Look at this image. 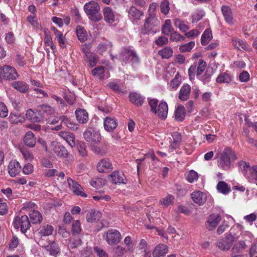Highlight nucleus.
Instances as JSON below:
<instances>
[{
	"label": "nucleus",
	"mask_w": 257,
	"mask_h": 257,
	"mask_svg": "<svg viewBox=\"0 0 257 257\" xmlns=\"http://www.w3.org/2000/svg\"><path fill=\"white\" fill-rule=\"evenodd\" d=\"M218 167L224 170H228L233 167L231 163L237 159L234 151L228 147H226L222 152L217 155Z\"/></svg>",
	"instance_id": "nucleus-1"
},
{
	"label": "nucleus",
	"mask_w": 257,
	"mask_h": 257,
	"mask_svg": "<svg viewBox=\"0 0 257 257\" xmlns=\"http://www.w3.org/2000/svg\"><path fill=\"white\" fill-rule=\"evenodd\" d=\"M148 103L151 108V111L161 119L164 120L167 118L168 106L166 102L161 101L158 104V100L155 98H148Z\"/></svg>",
	"instance_id": "nucleus-2"
},
{
	"label": "nucleus",
	"mask_w": 257,
	"mask_h": 257,
	"mask_svg": "<svg viewBox=\"0 0 257 257\" xmlns=\"http://www.w3.org/2000/svg\"><path fill=\"white\" fill-rule=\"evenodd\" d=\"M100 7L98 3L91 1L84 6V10L88 18L94 22H98L102 19L100 13Z\"/></svg>",
	"instance_id": "nucleus-3"
},
{
	"label": "nucleus",
	"mask_w": 257,
	"mask_h": 257,
	"mask_svg": "<svg viewBox=\"0 0 257 257\" xmlns=\"http://www.w3.org/2000/svg\"><path fill=\"white\" fill-rule=\"evenodd\" d=\"M160 25V21L154 13L150 14L149 17L146 19L144 25L146 33L155 34L157 32L156 28Z\"/></svg>",
	"instance_id": "nucleus-4"
},
{
	"label": "nucleus",
	"mask_w": 257,
	"mask_h": 257,
	"mask_svg": "<svg viewBox=\"0 0 257 257\" xmlns=\"http://www.w3.org/2000/svg\"><path fill=\"white\" fill-rule=\"evenodd\" d=\"M120 59L125 63H130L132 65L139 62V58L136 53L128 48H123L120 54Z\"/></svg>",
	"instance_id": "nucleus-5"
},
{
	"label": "nucleus",
	"mask_w": 257,
	"mask_h": 257,
	"mask_svg": "<svg viewBox=\"0 0 257 257\" xmlns=\"http://www.w3.org/2000/svg\"><path fill=\"white\" fill-rule=\"evenodd\" d=\"M83 135L85 140L90 143L99 144L101 141L100 133L92 128L86 129Z\"/></svg>",
	"instance_id": "nucleus-6"
},
{
	"label": "nucleus",
	"mask_w": 257,
	"mask_h": 257,
	"mask_svg": "<svg viewBox=\"0 0 257 257\" xmlns=\"http://www.w3.org/2000/svg\"><path fill=\"white\" fill-rule=\"evenodd\" d=\"M14 226L15 228H21L23 233H25L31 226V223L27 215H23L21 217L16 216L13 221Z\"/></svg>",
	"instance_id": "nucleus-7"
},
{
	"label": "nucleus",
	"mask_w": 257,
	"mask_h": 257,
	"mask_svg": "<svg viewBox=\"0 0 257 257\" xmlns=\"http://www.w3.org/2000/svg\"><path fill=\"white\" fill-rule=\"evenodd\" d=\"M121 235L120 232L116 229H109L106 233L105 240L110 245L116 244L120 242Z\"/></svg>",
	"instance_id": "nucleus-8"
},
{
	"label": "nucleus",
	"mask_w": 257,
	"mask_h": 257,
	"mask_svg": "<svg viewBox=\"0 0 257 257\" xmlns=\"http://www.w3.org/2000/svg\"><path fill=\"white\" fill-rule=\"evenodd\" d=\"M67 181L69 187L75 194L84 197H87L86 194L84 192L83 188L77 182L70 178H68Z\"/></svg>",
	"instance_id": "nucleus-9"
},
{
	"label": "nucleus",
	"mask_w": 257,
	"mask_h": 257,
	"mask_svg": "<svg viewBox=\"0 0 257 257\" xmlns=\"http://www.w3.org/2000/svg\"><path fill=\"white\" fill-rule=\"evenodd\" d=\"M234 241V236L231 234H229L224 238L218 240L217 242V245L221 250H227L229 249Z\"/></svg>",
	"instance_id": "nucleus-10"
},
{
	"label": "nucleus",
	"mask_w": 257,
	"mask_h": 257,
	"mask_svg": "<svg viewBox=\"0 0 257 257\" xmlns=\"http://www.w3.org/2000/svg\"><path fill=\"white\" fill-rule=\"evenodd\" d=\"M221 220V216L219 214L213 213L210 215L205 223L206 228L209 231L213 230Z\"/></svg>",
	"instance_id": "nucleus-11"
},
{
	"label": "nucleus",
	"mask_w": 257,
	"mask_h": 257,
	"mask_svg": "<svg viewBox=\"0 0 257 257\" xmlns=\"http://www.w3.org/2000/svg\"><path fill=\"white\" fill-rule=\"evenodd\" d=\"M26 116L27 119L34 122H41L44 118V116L38 108L36 110L29 109L27 111Z\"/></svg>",
	"instance_id": "nucleus-12"
},
{
	"label": "nucleus",
	"mask_w": 257,
	"mask_h": 257,
	"mask_svg": "<svg viewBox=\"0 0 257 257\" xmlns=\"http://www.w3.org/2000/svg\"><path fill=\"white\" fill-rule=\"evenodd\" d=\"M2 74L6 79L14 80L18 77V74L15 69L10 66L5 65L2 70Z\"/></svg>",
	"instance_id": "nucleus-13"
},
{
	"label": "nucleus",
	"mask_w": 257,
	"mask_h": 257,
	"mask_svg": "<svg viewBox=\"0 0 257 257\" xmlns=\"http://www.w3.org/2000/svg\"><path fill=\"white\" fill-rule=\"evenodd\" d=\"M191 197L192 201L199 206L203 205L207 200L206 193L200 191L193 192L191 194Z\"/></svg>",
	"instance_id": "nucleus-14"
},
{
	"label": "nucleus",
	"mask_w": 257,
	"mask_h": 257,
	"mask_svg": "<svg viewBox=\"0 0 257 257\" xmlns=\"http://www.w3.org/2000/svg\"><path fill=\"white\" fill-rule=\"evenodd\" d=\"M128 98L130 102L138 107L142 106L145 99V97L136 92H130L128 95Z\"/></svg>",
	"instance_id": "nucleus-15"
},
{
	"label": "nucleus",
	"mask_w": 257,
	"mask_h": 257,
	"mask_svg": "<svg viewBox=\"0 0 257 257\" xmlns=\"http://www.w3.org/2000/svg\"><path fill=\"white\" fill-rule=\"evenodd\" d=\"M112 165L109 159L104 158L101 160L97 164V170L99 172L104 173L112 170Z\"/></svg>",
	"instance_id": "nucleus-16"
},
{
	"label": "nucleus",
	"mask_w": 257,
	"mask_h": 257,
	"mask_svg": "<svg viewBox=\"0 0 257 257\" xmlns=\"http://www.w3.org/2000/svg\"><path fill=\"white\" fill-rule=\"evenodd\" d=\"M8 169L10 175L14 177L20 172L21 167L19 162L16 161H12L8 165Z\"/></svg>",
	"instance_id": "nucleus-17"
},
{
	"label": "nucleus",
	"mask_w": 257,
	"mask_h": 257,
	"mask_svg": "<svg viewBox=\"0 0 257 257\" xmlns=\"http://www.w3.org/2000/svg\"><path fill=\"white\" fill-rule=\"evenodd\" d=\"M77 120L80 123H86L89 120L88 112L84 109L78 108L75 111Z\"/></svg>",
	"instance_id": "nucleus-18"
},
{
	"label": "nucleus",
	"mask_w": 257,
	"mask_h": 257,
	"mask_svg": "<svg viewBox=\"0 0 257 257\" xmlns=\"http://www.w3.org/2000/svg\"><path fill=\"white\" fill-rule=\"evenodd\" d=\"M222 14L226 23L230 25L233 24L232 12L229 6L223 5L221 8Z\"/></svg>",
	"instance_id": "nucleus-19"
},
{
	"label": "nucleus",
	"mask_w": 257,
	"mask_h": 257,
	"mask_svg": "<svg viewBox=\"0 0 257 257\" xmlns=\"http://www.w3.org/2000/svg\"><path fill=\"white\" fill-rule=\"evenodd\" d=\"M117 125V120L114 118L106 117L104 119V129L109 132L113 131Z\"/></svg>",
	"instance_id": "nucleus-20"
},
{
	"label": "nucleus",
	"mask_w": 257,
	"mask_h": 257,
	"mask_svg": "<svg viewBox=\"0 0 257 257\" xmlns=\"http://www.w3.org/2000/svg\"><path fill=\"white\" fill-rule=\"evenodd\" d=\"M191 92V87L189 84H184L181 88L178 96V98L181 101L187 100L190 96Z\"/></svg>",
	"instance_id": "nucleus-21"
},
{
	"label": "nucleus",
	"mask_w": 257,
	"mask_h": 257,
	"mask_svg": "<svg viewBox=\"0 0 257 257\" xmlns=\"http://www.w3.org/2000/svg\"><path fill=\"white\" fill-rule=\"evenodd\" d=\"M51 144L53 147V151L57 156L59 157H63L64 148L59 139H56L55 141L52 142Z\"/></svg>",
	"instance_id": "nucleus-22"
},
{
	"label": "nucleus",
	"mask_w": 257,
	"mask_h": 257,
	"mask_svg": "<svg viewBox=\"0 0 257 257\" xmlns=\"http://www.w3.org/2000/svg\"><path fill=\"white\" fill-rule=\"evenodd\" d=\"M110 177L112 183L114 184L126 183L124 182L125 177L121 172L115 171L111 174Z\"/></svg>",
	"instance_id": "nucleus-23"
},
{
	"label": "nucleus",
	"mask_w": 257,
	"mask_h": 257,
	"mask_svg": "<svg viewBox=\"0 0 257 257\" xmlns=\"http://www.w3.org/2000/svg\"><path fill=\"white\" fill-rule=\"evenodd\" d=\"M168 251L167 246L164 244H159L157 245L153 252V256L154 257L164 256Z\"/></svg>",
	"instance_id": "nucleus-24"
},
{
	"label": "nucleus",
	"mask_w": 257,
	"mask_h": 257,
	"mask_svg": "<svg viewBox=\"0 0 257 257\" xmlns=\"http://www.w3.org/2000/svg\"><path fill=\"white\" fill-rule=\"evenodd\" d=\"M13 88L22 93H26L29 90V85L26 82L21 81H15L12 83Z\"/></svg>",
	"instance_id": "nucleus-25"
},
{
	"label": "nucleus",
	"mask_w": 257,
	"mask_h": 257,
	"mask_svg": "<svg viewBox=\"0 0 257 257\" xmlns=\"http://www.w3.org/2000/svg\"><path fill=\"white\" fill-rule=\"evenodd\" d=\"M104 20L108 23H112L114 21L115 15L112 10L108 7H105L103 10Z\"/></svg>",
	"instance_id": "nucleus-26"
},
{
	"label": "nucleus",
	"mask_w": 257,
	"mask_h": 257,
	"mask_svg": "<svg viewBox=\"0 0 257 257\" xmlns=\"http://www.w3.org/2000/svg\"><path fill=\"white\" fill-rule=\"evenodd\" d=\"M24 142L28 147H34L36 143V139L32 132L28 131L24 138Z\"/></svg>",
	"instance_id": "nucleus-27"
},
{
	"label": "nucleus",
	"mask_w": 257,
	"mask_h": 257,
	"mask_svg": "<svg viewBox=\"0 0 257 257\" xmlns=\"http://www.w3.org/2000/svg\"><path fill=\"white\" fill-rule=\"evenodd\" d=\"M247 247L244 240H240L238 242L235 243L232 248L231 251L232 254H238L241 252Z\"/></svg>",
	"instance_id": "nucleus-28"
},
{
	"label": "nucleus",
	"mask_w": 257,
	"mask_h": 257,
	"mask_svg": "<svg viewBox=\"0 0 257 257\" xmlns=\"http://www.w3.org/2000/svg\"><path fill=\"white\" fill-rule=\"evenodd\" d=\"M29 216L32 222L34 224L40 223L42 221V216L37 210H33L29 212Z\"/></svg>",
	"instance_id": "nucleus-29"
},
{
	"label": "nucleus",
	"mask_w": 257,
	"mask_h": 257,
	"mask_svg": "<svg viewBox=\"0 0 257 257\" xmlns=\"http://www.w3.org/2000/svg\"><path fill=\"white\" fill-rule=\"evenodd\" d=\"M101 217V213L98 211L88 212L86 215V220L88 222L93 223L97 221Z\"/></svg>",
	"instance_id": "nucleus-30"
},
{
	"label": "nucleus",
	"mask_w": 257,
	"mask_h": 257,
	"mask_svg": "<svg viewBox=\"0 0 257 257\" xmlns=\"http://www.w3.org/2000/svg\"><path fill=\"white\" fill-rule=\"evenodd\" d=\"M218 191L224 195H226L231 191L229 185L224 181H219L216 186Z\"/></svg>",
	"instance_id": "nucleus-31"
},
{
	"label": "nucleus",
	"mask_w": 257,
	"mask_h": 257,
	"mask_svg": "<svg viewBox=\"0 0 257 257\" xmlns=\"http://www.w3.org/2000/svg\"><path fill=\"white\" fill-rule=\"evenodd\" d=\"M128 14L130 17L135 20H140L144 15V13L138 10L136 7L132 6L128 11Z\"/></svg>",
	"instance_id": "nucleus-32"
},
{
	"label": "nucleus",
	"mask_w": 257,
	"mask_h": 257,
	"mask_svg": "<svg viewBox=\"0 0 257 257\" xmlns=\"http://www.w3.org/2000/svg\"><path fill=\"white\" fill-rule=\"evenodd\" d=\"M239 168L242 173L246 177L249 178L248 173L251 170V167L250 166L249 163L241 161L238 163Z\"/></svg>",
	"instance_id": "nucleus-33"
},
{
	"label": "nucleus",
	"mask_w": 257,
	"mask_h": 257,
	"mask_svg": "<svg viewBox=\"0 0 257 257\" xmlns=\"http://www.w3.org/2000/svg\"><path fill=\"white\" fill-rule=\"evenodd\" d=\"M76 32L78 39L82 42H85L87 39V34L86 30L81 26H78Z\"/></svg>",
	"instance_id": "nucleus-34"
},
{
	"label": "nucleus",
	"mask_w": 257,
	"mask_h": 257,
	"mask_svg": "<svg viewBox=\"0 0 257 257\" xmlns=\"http://www.w3.org/2000/svg\"><path fill=\"white\" fill-rule=\"evenodd\" d=\"M185 108L183 105H179L175 112V119L179 121H182L185 117Z\"/></svg>",
	"instance_id": "nucleus-35"
},
{
	"label": "nucleus",
	"mask_w": 257,
	"mask_h": 257,
	"mask_svg": "<svg viewBox=\"0 0 257 257\" xmlns=\"http://www.w3.org/2000/svg\"><path fill=\"white\" fill-rule=\"evenodd\" d=\"M212 35L211 31L210 29L205 30L202 35L201 38V43L202 45H207L212 39Z\"/></svg>",
	"instance_id": "nucleus-36"
},
{
	"label": "nucleus",
	"mask_w": 257,
	"mask_h": 257,
	"mask_svg": "<svg viewBox=\"0 0 257 257\" xmlns=\"http://www.w3.org/2000/svg\"><path fill=\"white\" fill-rule=\"evenodd\" d=\"M82 231L81 223L79 220H76L73 221L71 225V233L73 235H77L80 233Z\"/></svg>",
	"instance_id": "nucleus-37"
},
{
	"label": "nucleus",
	"mask_w": 257,
	"mask_h": 257,
	"mask_svg": "<svg viewBox=\"0 0 257 257\" xmlns=\"http://www.w3.org/2000/svg\"><path fill=\"white\" fill-rule=\"evenodd\" d=\"M45 248L49 252L50 254L53 255H56L59 252L58 245L54 242L45 246Z\"/></svg>",
	"instance_id": "nucleus-38"
},
{
	"label": "nucleus",
	"mask_w": 257,
	"mask_h": 257,
	"mask_svg": "<svg viewBox=\"0 0 257 257\" xmlns=\"http://www.w3.org/2000/svg\"><path fill=\"white\" fill-rule=\"evenodd\" d=\"M174 30L171 26V20L169 19L166 20L164 24L162 26V33L165 35H169Z\"/></svg>",
	"instance_id": "nucleus-39"
},
{
	"label": "nucleus",
	"mask_w": 257,
	"mask_h": 257,
	"mask_svg": "<svg viewBox=\"0 0 257 257\" xmlns=\"http://www.w3.org/2000/svg\"><path fill=\"white\" fill-rule=\"evenodd\" d=\"M174 25L183 33L186 32L189 29V27L185 24L184 21L180 19H176L174 21Z\"/></svg>",
	"instance_id": "nucleus-40"
},
{
	"label": "nucleus",
	"mask_w": 257,
	"mask_h": 257,
	"mask_svg": "<svg viewBox=\"0 0 257 257\" xmlns=\"http://www.w3.org/2000/svg\"><path fill=\"white\" fill-rule=\"evenodd\" d=\"M24 118L20 113H11L9 116V120L12 123H18L24 121Z\"/></svg>",
	"instance_id": "nucleus-41"
},
{
	"label": "nucleus",
	"mask_w": 257,
	"mask_h": 257,
	"mask_svg": "<svg viewBox=\"0 0 257 257\" xmlns=\"http://www.w3.org/2000/svg\"><path fill=\"white\" fill-rule=\"evenodd\" d=\"M162 58L169 59L173 55V51L170 47H166L158 52Z\"/></svg>",
	"instance_id": "nucleus-42"
},
{
	"label": "nucleus",
	"mask_w": 257,
	"mask_h": 257,
	"mask_svg": "<svg viewBox=\"0 0 257 257\" xmlns=\"http://www.w3.org/2000/svg\"><path fill=\"white\" fill-rule=\"evenodd\" d=\"M53 227L49 224L44 225L41 227L40 230V233L41 236H49L52 234Z\"/></svg>",
	"instance_id": "nucleus-43"
},
{
	"label": "nucleus",
	"mask_w": 257,
	"mask_h": 257,
	"mask_svg": "<svg viewBox=\"0 0 257 257\" xmlns=\"http://www.w3.org/2000/svg\"><path fill=\"white\" fill-rule=\"evenodd\" d=\"M93 76L97 77L100 80L104 79V67L100 66L94 68L92 71Z\"/></svg>",
	"instance_id": "nucleus-44"
},
{
	"label": "nucleus",
	"mask_w": 257,
	"mask_h": 257,
	"mask_svg": "<svg viewBox=\"0 0 257 257\" xmlns=\"http://www.w3.org/2000/svg\"><path fill=\"white\" fill-rule=\"evenodd\" d=\"M37 108L40 110V112L43 111L47 115H52L55 112V110L53 107L46 104L39 105L37 106Z\"/></svg>",
	"instance_id": "nucleus-45"
},
{
	"label": "nucleus",
	"mask_w": 257,
	"mask_h": 257,
	"mask_svg": "<svg viewBox=\"0 0 257 257\" xmlns=\"http://www.w3.org/2000/svg\"><path fill=\"white\" fill-rule=\"evenodd\" d=\"M206 63L202 59H199L198 62L197 67L196 66V75L200 76L204 71L206 68Z\"/></svg>",
	"instance_id": "nucleus-46"
},
{
	"label": "nucleus",
	"mask_w": 257,
	"mask_h": 257,
	"mask_svg": "<svg viewBox=\"0 0 257 257\" xmlns=\"http://www.w3.org/2000/svg\"><path fill=\"white\" fill-rule=\"evenodd\" d=\"M160 10L161 13L164 15H167L170 11V3L168 0H163L160 3Z\"/></svg>",
	"instance_id": "nucleus-47"
},
{
	"label": "nucleus",
	"mask_w": 257,
	"mask_h": 257,
	"mask_svg": "<svg viewBox=\"0 0 257 257\" xmlns=\"http://www.w3.org/2000/svg\"><path fill=\"white\" fill-rule=\"evenodd\" d=\"M65 141L71 148L76 146L75 138L73 134L65 132Z\"/></svg>",
	"instance_id": "nucleus-48"
},
{
	"label": "nucleus",
	"mask_w": 257,
	"mask_h": 257,
	"mask_svg": "<svg viewBox=\"0 0 257 257\" xmlns=\"http://www.w3.org/2000/svg\"><path fill=\"white\" fill-rule=\"evenodd\" d=\"M232 41L234 46L238 50H240L241 49L247 50L248 49V45L241 40L235 39H233Z\"/></svg>",
	"instance_id": "nucleus-49"
},
{
	"label": "nucleus",
	"mask_w": 257,
	"mask_h": 257,
	"mask_svg": "<svg viewBox=\"0 0 257 257\" xmlns=\"http://www.w3.org/2000/svg\"><path fill=\"white\" fill-rule=\"evenodd\" d=\"M231 81L230 76L226 73H220L216 79L217 83H229Z\"/></svg>",
	"instance_id": "nucleus-50"
},
{
	"label": "nucleus",
	"mask_w": 257,
	"mask_h": 257,
	"mask_svg": "<svg viewBox=\"0 0 257 257\" xmlns=\"http://www.w3.org/2000/svg\"><path fill=\"white\" fill-rule=\"evenodd\" d=\"M51 30L53 31L54 34L56 36V37L57 38V40L61 47L62 48H64L63 45H64V42L63 39V33L58 31L55 27H52L51 28Z\"/></svg>",
	"instance_id": "nucleus-51"
},
{
	"label": "nucleus",
	"mask_w": 257,
	"mask_h": 257,
	"mask_svg": "<svg viewBox=\"0 0 257 257\" xmlns=\"http://www.w3.org/2000/svg\"><path fill=\"white\" fill-rule=\"evenodd\" d=\"M195 46L194 42L191 41L182 45L179 47V50L182 53L189 52Z\"/></svg>",
	"instance_id": "nucleus-52"
},
{
	"label": "nucleus",
	"mask_w": 257,
	"mask_h": 257,
	"mask_svg": "<svg viewBox=\"0 0 257 257\" xmlns=\"http://www.w3.org/2000/svg\"><path fill=\"white\" fill-rule=\"evenodd\" d=\"M170 40L175 42L184 41L185 38L176 31H173L170 34Z\"/></svg>",
	"instance_id": "nucleus-53"
},
{
	"label": "nucleus",
	"mask_w": 257,
	"mask_h": 257,
	"mask_svg": "<svg viewBox=\"0 0 257 257\" xmlns=\"http://www.w3.org/2000/svg\"><path fill=\"white\" fill-rule=\"evenodd\" d=\"M65 125L72 131H75L78 127V124L75 123L74 121L67 118V116H65Z\"/></svg>",
	"instance_id": "nucleus-54"
},
{
	"label": "nucleus",
	"mask_w": 257,
	"mask_h": 257,
	"mask_svg": "<svg viewBox=\"0 0 257 257\" xmlns=\"http://www.w3.org/2000/svg\"><path fill=\"white\" fill-rule=\"evenodd\" d=\"M174 197L171 195H168L165 198L160 200V203L164 205V207H167L172 203Z\"/></svg>",
	"instance_id": "nucleus-55"
},
{
	"label": "nucleus",
	"mask_w": 257,
	"mask_h": 257,
	"mask_svg": "<svg viewBox=\"0 0 257 257\" xmlns=\"http://www.w3.org/2000/svg\"><path fill=\"white\" fill-rule=\"evenodd\" d=\"M9 111L6 105L0 101V117H6L8 115Z\"/></svg>",
	"instance_id": "nucleus-56"
},
{
	"label": "nucleus",
	"mask_w": 257,
	"mask_h": 257,
	"mask_svg": "<svg viewBox=\"0 0 257 257\" xmlns=\"http://www.w3.org/2000/svg\"><path fill=\"white\" fill-rule=\"evenodd\" d=\"M198 178L197 173L194 170H191L187 176V180L189 183H192L197 180Z\"/></svg>",
	"instance_id": "nucleus-57"
},
{
	"label": "nucleus",
	"mask_w": 257,
	"mask_h": 257,
	"mask_svg": "<svg viewBox=\"0 0 257 257\" xmlns=\"http://www.w3.org/2000/svg\"><path fill=\"white\" fill-rule=\"evenodd\" d=\"M109 45L111 47V44L110 43H100L97 46V52L102 54L104 52L107 50Z\"/></svg>",
	"instance_id": "nucleus-58"
},
{
	"label": "nucleus",
	"mask_w": 257,
	"mask_h": 257,
	"mask_svg": "<svg viewBox=\"0 0 257 257\" xmlns=\"http://www.w3.org/2000/svg\"><path fill=\"white\" fill-rule=\"evenodd\" d=\"M109 87L113 91L120 93H125V91L121 90L119 86L115 82H111L108 84Z\"/></svg>",
	"instance_id": "nucleus-59"
},
{
	"label": "nucleus",
	"mask_w": 257,
	"mask_h": 257,
	"mask_svg": "<svg viewBox=\"0 0 257 257\" xmlns=\"http://www.w3.org/2000/svg\"><path fill=\"white\" fill-rule=\"evenodd\" d=\"M250 75L246 71H242L239 75V79L241 82H246L248 81Z\"/></svg>",
	"instance_id": "nucleus-60"
},
{
	"label": "nucleus",
	"mask_w": 257,
	"mask_h": 257,
	"mask_svg": "<svg viewBox=\"0 0 257 257\" xmlns=\"http://www.w3.org/2000/svg\"><path fill=\"white\" fill-rule=\"evenodd\" d=\"M211 76H212V72H209L207 70L201 76L200 79L204 84H206L210 81Z\"/></svg>",
	"instance_id": "nucleus-61"
},
{
	"label": "nucleus",
	"mask_w": 257,
	"mask_h": 257,
	"mask_svg": "<svg viewBox=\"0 0 257 257\" xmlns=\"http://www.w3.org/2000/svg\"><path fill=\"white\" fill-rule=\"evenodd\" d=\"M77 148H78V150L80 154L82 156L85 157V156H87V152L86 150L85 145L83 143H79L77 145Z\"/></svg>",
	"instance_id": "nucleus-62"
},
{
	"label": "nucleus",
	"mask_w": 257,
	"mask_h": 257,
	"mask_svg": "<svg viewBox=\"0 0 257 257\" xmlns=\"http://www.w3.org/2000/svg\"><path fill=\"white\" fill-rule=\"evenodd\" d=\"M34 171V167L30 163H27L23 168V172L25 174L29 175L32 174Z\"/></svg>",
	"instance_id": "nucleus-63"
},
{
	"label": "nucleus",
	"mask_w": 257,
	"mask_h": 257,
	"mask_svg": "<svg viewBox=\"0 0 257 257\" xmlns=\"http://www.w3.org/2000/svg\"><path fill=\"white\" fill-rule=\"evenodd\" d=\"M248 175L253 180L257 181V165L253 166L251 168V170L248 173Z\"/></svg>",
	"instance_id": "nucleus-64"
}]
</instances>
